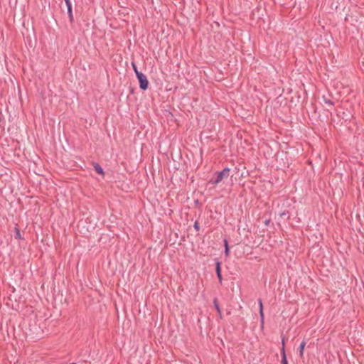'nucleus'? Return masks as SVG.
<instances>
[{"label":"nucleus","instance_id":"4468645a","mask_svg":"<svg viewBox=\"0 0 364 364\" xmlns=\"http://www.w3.org/2000/svg\"><path fill=\"white\" fill-rule=\"evenodd\" d=\"M194 228L196 230H199V225H198V222H196L195 224H194Z\"/></svg>","mask_w":364,"mask_h":364},{"label":"nucleus","instance_id":"9b49d317","mask_svg":"<svg viewBox=\"0 0 364 364\" xmlns=\"http://www.w3.org/2000/svg\"><path fill=\"white\" fill-rule=\"evenodd\" d=\"M132 68H133V69L134 70V73H135L136 75H137V73H141V72L138 71L137 68H136V66L134 63H132Z\"/></svg>","mask_w":364,"mask_h":364},{"label":"nucleus","instance_id":"f3484780","mask_svg":"<svg viewBox=\"0 0 364 364\" xmlns=\"http://www.w3.org/2000/svg\"><path fill=\"white\" fill-rule=\"evenodd\" d=\"M71 364H76V363H71Z\"/></svg>","mask_w":364,"mask_h":364},{"label":"nucleus","instance_id":"2eb2a0df","mask_svg":"<svg viewBox=\"0 0 364 364\" xmlns=\"http://www.w3.org/2000/svg\"><path fill=\"white\" fill-rule=\"evenodd\" d=\"M65 4L67 5V7H69V5H71V3H70V0H65Z\"/></svg>","mask_w":364,"mask_h":364},{"label":"nucleus","instance_id":"0eeeda50","mask_svg":"<svg viewBox=\"0 0 364 364\" xmlns=\"http://www.w3.org/2000/svg\"><path fill=\"white\" fill-rule=\"evenodd\" d=\"M224 246H225V254L226 256L229 255V247H228V243L226 240H224Z\"/></svg>","mask_w":364,"mask_h":364},{"label":"nucleus","instance_id":"1a4fd4ad","mask_svg":"<svg viewBox=\"0 0 364 364\" xmlns=\"http://www.w3.org/2000/svg\"><path fill=\"white\" fill-rule=\"evenodd\" d=\"M213 303H214V305H215V309H216V310H217L218 313V314H219V315L221 316V311H220V307H219V306H218V302H217V299H214Z\"/></svg>","mask_w":364,"mask_h":364},{"label":"nucleus","instance_id":"f8f14e48","mask_svg":"<svg viewBox=\"0 0 364 364\" xmlns=\"http://www.w3.org/2000/svg\"><path fill=\"white\" fill-rule=\"evenodd\" d=\"M16 238H21V233L18 228H16Z\"/></svg>","mask_w":364,"mask_h":364},{"label":"nucleus","instance_id":"ddd939ff","mask_svg":"<svg viewBox=\"0 0 364 364\" xmlns=\"http://www.w3.org/2000/svg\"><path fill=\"white\" fill-rule=\"evenodd\" d=\"M324 101H325V102H326V104H328V105H333V102H332L330 100H326V99H325V100H324Z\"/></svg>","mask_w":364,"mask_h":364},{"label":"nucleus","instance_id":"f03ea898","mask_svg":"<svg viewBox=\"0 0 364 364\" xmlns=\"http://www.w3.org/2000/svg\"><path fill=\"white\" fill-rule=\"evenodd\" d=\"M137 79L139 82V87L143 90H145L148 88L149 85V81L146 78V77L141 73H137Z\"/></svg>","mask_w":364,"mask_h":364},{"label":"nucleus","instance_id":"6e6552de","mask_svg":"<svg viewBox=\"0 0 364 364\" xmlns=\"http://www.w3.org/2000/svg\"><path fill=\"white\" fill-rule=\"evenodd\" d=\"M68 13L70 21H73V13H72V6L71 5H69V7H68Z\"/></svg>","mask_w":364,"mask_h":364},{"label":"nucleus","instance_id":"39448f33","mask_svg":"<svg viewBox=\"0 0 364 364\" xmlns=\"http://www.w3.org/2000/svg\"><path fill=\"white\" fill-rule=\"evenodd\" d=\"M259 314H260L262 322H263V321H264L263 306H262V302L261 299L259 300Z\"/></svg>","mask_w":364,"mask_h":364},{"label":"nucleus","instance_id":"dca6fc26","mask_svg":"<svg viewBox=\"0 0 364 364\" xmlns=\"http://www.w3.org/2000/svg\"><path fill=\"white\" fill-rule=\"evenodd\" d=\"M283 348L284 349V338L282 339V350Z\"/></svg>","mask_w":364,"mask_h":364},{"label":"nucleus","instance_id":"7ed1b4c3","mask_svg":"<svg viewBox=\"0 0 364 364\" xmlns=\"http://www.w3.org/2000/svg\"><path fill=\"white\" fill-rule=\"evenodd\" d=\"M215 271L217 274V277L218 278L219 282H222V275H221V269H220V262H216Z\"/></svg>","mask_w":364,"mask_h":364},{"label":"nucleus","instance_id":"9d476101","mask_svg":"<svg viewBox=\"0 0 364 364\" xmlns=\"http://www.w3.org/2000/svg\"><path fill=\"white\" fill-rule=\"evenodd\" d=\"M95 168L96 170V171L100 173V174H104V172H103V170L102 168L98 165V164H96L95 166Z\"/></svg>","mask_w":364,"mask_h":364},{"label":"nucleus","instance_id":"20e7f679","mask_svg":"<svg viewBox=\"0 0 364 364\" xmlns=\"http://www.w3.org/2000/svg\"><path fill=\"white\" fill-rule=\"evenodd\" d=\"M305 346H306V342L305 341H302L300 344V346H299V355L301 358L303 357L304 355V348H305Z\"/></svg>","mask_w":364,"mask_h":364},{"label":"nucleus","instance_id":"f257e3e1","mask_svg":"<svg viewBox=\"0 0 364 364\" xmlns=\"http://www.w3.org/2000/svg\"><path fill=\"white\" fill-rule=\"evenodd\" d=\"M230 174V168H225L222 171L219 172L217 174V177L215 181H211L210 182L213 184L219 183L223 179L226 178L229 176Z\"/></svg>","mask_w":364,"mask_h":364},{"label":"nucleus","instance_id":"423d86ee","mask_svg":"<svg viewBox=\"0 0 364 364\" xmlns=\"http://www.w3.org/2000/svg\"><path fill=\"white\" fill-rule=\"evenodd\" d=\"M282 364H288L285 349H282Z\"/></svg>","mask_w":364,"mask_h":364}]
</instances>
